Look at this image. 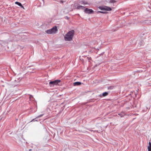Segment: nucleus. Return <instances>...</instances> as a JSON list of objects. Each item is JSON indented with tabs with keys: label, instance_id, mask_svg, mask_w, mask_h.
Instances as JSON below:
<instances>
[{
	"label": "nucleus",
	"instance_id": "obj_19",
	"mask_svg": "<svg viewBox=\"0 0 151 151\" xmlns=\"http://www.w3.org/2000/svg\"><path fill=\"white\" fill-rule=\"evenodd\" d=\"M31 150H32V149H29V151H31Z\"/></svg>",
	"mask_w": 151,
	"mask_h": 151
},
{
	"label": "nucleus",
	"instance_id": "obj_18",
	"mask_svg": "<svg viewBox=\"0 0 151 151\" xmlns=\"http://www.w3.org/2000/svg\"><path fill=\"white\" fill-rule=\"evenodd\" d=\"M60 2L61 3H63V1L62 0H61L60 1Z\"/></svg>",
	"mask_w": 151,
	"mask_h": 151
},
{
	"label": "nucleus",
	"instance_id": "obj_16",
	"mask_svg": "<svg viewBox=\"0 0 151 151\" xmlns=\"http://www.w3.org/2000/svg\"><path fill=\"white\" fill-rule=\"evenodd\" d=\"M43 115V114H42V115H39L38 116H37V117L39 118V117H41V116H42Z\"/></svg>",
	"mask_w": 151,
	"mask_h": 151
},
{
	"label": "nucleus",
	"instance_id": "obj_12",
	"mask_svg": "<svg viewBox=\"0 0 151 151\" xmlns=\"http://www.w3.org/2000/svg\"><path fill=\"white\" fill-rule=\"evenodd\" d=\"M116 2V0H110L109 2L110 3H114Z\"/></svg>",
	"mask_w": 151,
	"mask_h": 151
},
{
	"label": "nucleus",
	"instance_id": "obj_8",
	"mask_svg": "<svg viewBox=\"0 0 151 151\" xmlns=\"http://www.w3.org/2000/svg\"><path fill=\"white\" fill-rule=\"evenodd\" d=\"M85 8V7L81 6L80 5H78L76 7V9H83Z\"/></svg>",
	"mask_w": 151,
	"mask_h": 151
},
{
	"label": "nucleus",
	"instance_id": "obj_13",
	"mask_svg": "<svg viewBox=\"0 0 151 151\" xmlns=\"http://www.w3.org/2000/svg\"><path fill=\"white\" fill-rule=\"evenodd\" d=\"M97 13H100L103 14H106V13L107 12H102V11H98L97 12Z\"/></svg>",
	"mask_w": 151,
	"mask_h": 151
},
{
	"label": "nucleus",
	"instance_id": "obj_11",
	"mask_svg": "<svg viewBox=\"0 0 151 151\" xmlns=\"http://www.w3.org/2000/svg\"><path fill=\"white\" fill-rule=\"evenodd\" d=\"M108 94V93L107 92H104V93H103V94H102V96H107Z\"/></svg>",
	"mask_w": 151,
	"mask_h": 151
},
{
	"label": "nucleus",
	"instance_id": "obj_9",
	"mask_svg": "<svg viewBox=\"0 0 151 151\" xmlns=\"http://www.w3.org/2000/svg\"><path fill=\"white\" fill-rule=\"evenodd\" d=\"M118 115L120 116L121 117H123L124 115H126L125 113L124 112H122L120 113H119L118 114Z\"/></svg>",
	"mask_w": 151,
	"mask_h": 151
},
{
	"label": "nucleus",
	"instance_id": "obj_4",
	"mask_svg": "<svg viewBox=\"0 0 151 151\" xmlns=\"http://www.w3.org/2000/svg\"><path fill=\"white\" fill-rule=\"evenodd\" d=\"M99 8L102 10H105L107 11H110L112 10L111 8L106 6H99Z\"/></svg>",
	"mask_w": 151,
	"mask_h": 151
},
{
	"label": "nucleus",
	"instance_id": "obj_15",
	"mask_svg": "<svg viewBox=\"0 0 151 151\" xmlns=\"http://www.w3.org/2000/svg\"><path fill=\"white\" fill-rule=\"evenodd\" d=\"M148 151H151V146H148Z\"/></svg>",
	"mask_w": 151,
	"mask_h": 151
},
{
	"label": "nucleus",
	"instance_id": "obj_7",
	"mask_svg": "<svg viewBox=\"0 0 151 151\" xmlns=\"http://www.w3.org/2000/svg\"><path fill=\"white\" fill-rule=\"evenodd\" d=\"M15 4H17L19 6H20L22 8H23L24 9V7L22 5V4L16 1L15 3Z\"/></svg>",
	"mask_w": 151,
	"mask_h": 151
},
{
	"label": "nucleus",
	"instance_id": "obj_14",
	"mask_svg": "<svg viewBox=\"0 0 151 151\" xmlns=\"http://www.w3.org/2000/svg\"><path fill=\"white\" fill-rule=\"evenodd\" d=\"M29 99L30 100H33L34 98L32 95H30L29 96Z\"/></svg>",
	"mask_w": 151,
	"mask_h": 151
},
{
	"label": "nucleus",
	"instance_id": "obj_2",
	"mask_svg": "<svg viewBox=\"0 0 151 151\" xmlns=\"http://www.w3.org/2000/svg\"><path fill=\"white\" fill-rule=\"evenodd\" d=\"M57 31V28L56 26H55L52 29L46 30V32L48 34H53L55 33Z\"/></svg>",
	"mask_w": 151,
	"mask_h": 151
},
{
	"label": "nucleus",
	"instance_id": "obj_3",
	"mask_svg": "<svg viewBox=\"0 0 151 151\" xmlns=\"http://www.w3.org/2000/svg\"><path fill=\"white\" fill-rule=\"evenodd\" d=\"M60 82V80H57L53 81H51L49 83V84L50 87L53 86L55 85H58V83Z\"/></svg>",
	"mask_w": 151,
	"mask_h": 151
},
{
	"label": "nucleus",
	"instance_id": "obj_1",
	"mask_svg": "<svg viewBox=\"0 0 151 151\" xmlns=\"http://www.w3.org/2000/svg\"><path fill=\"white\" fill-rule=\"evenodd\" d=\"M74 34V31L71 30L66 34L64 38L65 41H70L72 40Z\"/></svg>",
	"mask_w": 151,
	"mask_h": 151
},
{
	"label": "nucleus",
	"instance_id": "obj_10",
	"mask_svg": "<svg viewBox=\"0 0 151 151\" xmlns=\"http://www.w3.org/2000/svg\"><path fill=\"white\" fill-rule=\"evenodd\" d=\"M74 85H79L81 84V83L80 82H77L74 83Z\"/></svg>",
	"mask_w": 151,
	"mask_h": 151
},
{
	"label": "nucleus",
	"instance_id": "obj_5",
	"mask_svg": "<svg viewBox=\"0 0 151 151\" xmlns=\"http://www.w3.org/2000/svg\"><path fill=\"white\" fill-rule=\"evenodd\" d=\"M84 12L88 14H91L93 13V11L91 9H88L87 8H86L84 10Z\"/></svg>",
	"mask_w": 151,
	"mask_h": 151
},
{
	"label": "nucleus",
	"instance_id": "obj_6",
	"mask_svg": "<svg viewBox=\"0 0 151 151\" xmlns=\"http://www.w3.org/2000/svg\"><path fill=\"white\" fill-rule=\"evenodd\" d=\"M80 3L81 4H83L84 5L89 4L88 2H87V1H84V0H83V1H81L80 2Z\"/></svg>",
	"mask_w": 151,
	"mask_h": 151
},
{
	"label": "nucleus",
	"instance_id": "obj_17",
	"mask_svg": "<svg viewBox=\"0 0 151 151\" xmlns=\"http://www.w3.org/2000/svg\"><path fill=\"white\" fill-rule=\"evenodd\" d=\"M149 146H151V143L150 142L149 143Z\"/></svg>",
	"mask_w": 151,
	"mask_h": 151
}]
</instances>
